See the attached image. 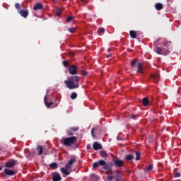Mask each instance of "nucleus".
Wrapping results in <instances>:
<instances>
[{"instance_id":"obj_1","label":"nucleus","mask_w":181,"mask_h":181,"mask_svg":"<svg viewBox=\"0 0 181 181\" xmlns=\"http://www.w3.org/2000/svg\"><path fill=\"white\" fill-rule=\"evenodd\" d=\"M65 86L69 90H74L80 87V76H75L68 78L67 81H64Z\"/></svg>"},{"instance_id":"obj_2","label":"nucleus","mask_w":181,"mask_h":181,"mask_svg":"<svg viewBox=\"0 0 181 181\" xmlns=\"http://www.w3.org/2000/svg\"><path fill=\"white\" fill-rule=\"evenodd\" d=\"M76 141H77V137L76 136L66 137L61 140V144L65 146H71V145L76 144Z\"/></svg>"},{"instance_id":"obj_3","label":"nucleus","mask_w":181,"mask_h":181,"mask_svg":"<svg viewBox=\"0 0 181 181\" xmlns=\"http://www.w3.org/2000/svg\"><path fill=\"white\" fill-rule=\"evenodd\" d=\"M99 166H103L104 170H108V169H110V164L103 159L99 160L98 162H95L93 164V169H96V168H98Z\"/></svg>"},{"instance_id":"obj_4","label":"nucleus","mask_w":181,"mask_h":181,"mask_svg":"<svg viewBox=\"0 0 181 181\" xmlns=\"http://www.w3.org/2000/svg\"><path fill=\"white\" fill-rule=\"evenodd\" d=\"M78 68L76 65H71L69 68L68 69V71L69 74H71L72 76H76L78 73Z\"/></svg>"},{"instance_id":"obj_5","label":"nucleus","mask_w":181,"mask_h":181,"mask_svg":"<svg viewBox=\"0 0 181 181\" xmlns=\"http://www.w3.org/2000/svg\"><path fill=\"white\" fill-rule=\"evenodd\" d=\"M69 169H71V166L69 165V163H67L65 165V168H61V172L62 173H63V175H66V176H69V175H70V173L67 171L69 170Z\"/></svg>"},{"instance_id":"obj_6","label":"nucleus","mask_w":181,"mask_h":181,"mask_svg":"<svg viewBox=\"0 0 181 181\" xmlns=\"http://www.w3.org/2000/svg\"><path fill=\"white\" fill-rule=\"evenodd\" d=\"M52 181H61L62 175L57 172H54L52 173Z\"/></svg>"},{"instance_id":"obj_7","label":"nucleus","mask_w":181,"mask_h":181,"mask_svg":"<svg viewBox=\"0 0 181 181\" xmlns=\"http://www.w3.org/2000/svg\"><path fill=\"white\" fill-rule=\"evenodd\" d=\"M19 15L22 16V18H24V19H26L29 16V10L25 9V10H20L18 12Z\"/></svg>"},{"instance_id":"obj_8","label":"nucleus","mask_w":181,"mask_h":181,"mask_svg":"<svg viewBox=\"0 0 181 181\" xmlns=\"http://www.w3.org/2000/svg\"><path fill=\"white\" fill-rule=\"evenodd\" d=\"M16 165V160H10L7 161L5 164L6 168H12L13 166Z\"/></svg>"},{"instance_id":"obj_9","label":"nucleus","mask_w":181,"mask_h":181,"mask_svg":"<svg viewBox=\"0 0 181 181\" xmlns=\"http://www.w3.org/2000/svg\"><path fill=\"white\" fill-rule=\"evenodd\" d=\"M4 172L6 176H15V175H16V171H13L8 168L4 169Z\"/></svg>"},{"instance_id":"obj_10","label":"nucleus","mask_w":181,"mask_h":181,"mask_svg":"<svg viewBox=\"0 0 181 181\" xmlns=\"http://www.w3.org/2000/svg\"><path fill=\"white\" fill-rule=\"evenodd\" d=\"M114 165L116 168H122V166H124V161H122V160L116 159L114 160Z\"/></svg>"},{"instance_id":"obj_11","label":"nucleus","mask_w":181,"mask_h":181,"mask_svg":"<svg viewBox=\"0 0 181 181\" xmlns=\"http://www.w3.org/2000/svg\"><path fill=\"white\" fill-rule=\"evenodd\" d=\"M115 179L116 181H122L124 180V178H122V173L119 171L117 170L116 171V175L115 176Z\"/></svg>"},{"instance_id":"obj_12","label":"nucleus","mask_w":181,"mask_h":181,"mask_svg":"<svg viewBox=\"0 0 181 181\" xmlns=\"http://www.w3.org/2000/svg\"><path fill=\"white\" fill-rule=\"evenodd\" d=\"M93 148L94 149V151H98L100 149H103V146L98 141H95L93 144Z\"/></svg>"},{"instance_id":"obj_13","label":"nucleus","mask_w":181,"mask_h":181,"mask_svg":"<svg viewBox=\"0 0 181 181\" xmlns=\"http://www.w3.org/2000/svg\"><path fill=\"white\" fill-rule=\"evenodd\" d=\"M151 78L155 81V83H158L159 80H160V76L159 74H153L150 76Z\"/></svg>"},{"instance_id":"obj_14","label":"nucleus","mask_w":181,"mask_h":181,"mask_svg":"<svg viewBox=\"0 0 181 181\" xmlns=\"http://www.w3.org/2000/svg\"><path fill=\"white\" fill-rule=\"evenodd\" d=\"M43 9V4L42 3H36L33 7L34 11H40Z\"/></svg>"},{"instance_id":"obj_15","label":"nucleus","mask_w":181,"mask_h":181,"mask_svg":"<svg viewBox=\"0 0 181 181\" xmlns=\"http://www.w3.org/2000/svg\"><path fill=\"white\" fill-rule=\"evenodd\" d=\"M137 73H140V74H144V68L142 67V63L139 62L137 64Z\"/></svg>"},{"instance_id":"obj_16","label":"nucleus","mask_w":181,"mask_h":181,"mask_svg":"<svg viewBox=\"0 0 181 181\" xmlns=\"http://www.w3.org/2000/svg\"><path fill=\"white\" fill-rule=\"evenodd\" d=\"M100 156H101V158H109L110 156V155L105 150H101L100 151Z\"/></svg>"},{"instance_id":"obj_17","label":"nucleus","mask_w":181,"mask_h":181,"mask_svg":"<svg viewBox=\"0 0 181 181\" xmlns=\"http://www.w3.org/2000/svg\"><path fill=\"white\" fill-rule=\"evenodd\" d=\"M44 103L46 107H51L52 105H53V102H49V99L47 98V97L44 98Z\"/></svg>"},{"instance_id":"obj_18","label":"nucleus","mask_w":181,"mask_h":181,"mask_svg":"<svg viewBox=\"0 0 181 181\" xmlns=\"http://www.w3.org/2000/svg\"><path fill=\"white\" fill-rule=\"evenodd\" d=\"M155 8L157 11H162V9H163V4L161 3H156L155 4Z\"/></svg>"},{"instance_id":"obj_19","label":"nucleus","mask_w":181,"mask_h":181,"mask_svg":"<svg viewBox=\"0 0 181 181\" xmlns=\"http://www.w3.org/2000/svg\"><path fill=\"white\" fill-rule=\"evenodd\" d=\"M142 104L144 107H148V105H149V99H148V98H144L142 100Z\"/></svg>"},{"instance_id":"obj_20","label":"nucleus","mask_w":181,"mask_h":181,"mask_svg":"<svg viewBox=\"0 0 181 181\" xmlns=\"http://www.w3.org/2000/svg\"><path fill=\"white\" fill-rule=\"evenodd\" d=\"M136 155V160H141V158H142V155L141 154V151H135Z\"/></svg>"},{"instance_id":"obj_21","label":"nucleus","mask_w":181,"mask_h":181,"mask_svg":"<svg viewBox=\"0 0 181 181\" xmlns=\"http://www.w3.org/2000/svg\"><path fill=\"white\" fill-rule=\"evenodd\" d=\"M134 159V154H128L125 156V160L127 162H129V160H133Z\"/></svg>"},{"instance_id":"obj_22","label":"nucleus","mask_w":181,"mask_h":181,"mask_svg":"<svg viewBox=\"0 0 181 181\" xmlns=\"http://www.w3.org/2000/svg\"><path fill=\"white\" fill-rule=\"evenodd\" d=\"M22 6H23V4H19V3H16L15 4V8L16 9H17L18 12L19 13V11H22Z\"/></svg>"},{"instance_id":"obj_23","label":"nucleus","mask_w":181,"mask_h":181,"mask_svg":"<svg viewBox=\"0 0 181 181\" xmlns=\"http://www.w3.org/2000/svg\"><path fill=\"white\" fill-rule=\"evenodd\" d=\"M37 151L38 152V155H43V147H42V146L39 145L37 147Z\"/></svg>"},{"instance_id":"obj_24","label":"nucleus","mask_w":181,"mask_h":181,"mask_svg":"<svg viewBox=\"0 0 181 181\" xmlns=\"http://www.w3.org/2000/svg\"><path fill=\"white\" fill-rule=\"evenodd\" d=\"M129 35L132 39H136V31L135 30H130Z\"/></svg>"},{"instance_id":"obj_25","label":"nucleus","mask_w":181,"mask_h":181,"mask_svg":"<svg viewBox=\"0 0 181 181\" xmlns=\"http://www.w3.org/2000/svg\"><path fill=\"white\" fill-rule=\"evenodd\" d=\"M49 168H51L52 169H57L58 165L57 163H52L51 164H49Z\"/></svg>"},{"instance_id":"obj_26","label":"nucleus","mask_w":181,"mask_h":181,"mask_svg":"<svg viewBox=\"0 0 181 181\" xmlns=\"http://www.w3.org/2000/svg\"><path fill=\"white\" fill-rule=\"evenodd\" d=\"M155 52L158 54H162V48H160L159 47H156V49H155Z\"/></svg>"},{"instance_id":"obj_27","label":"nucleus","mask_w":181,"mask_h":181,"mask_svg":"<svg viewBox=\"0 0 181 181\" xmlns=\"http://www.w3.org/2000/svg\"><path fill=\"white\" fill-rule=\"evenodd\" d=\"M153 169V164H149L148 165L146 166V170L147 172H150V170H152Z\"/></svg>"},{"instance_id":"obj_28","label":"nucleus","mask_w":181,"mask_h":181,"mask_svg":"<svg viewBox=\"0 0 181 181\" xmlns=\"http://www.w3.org/2000/svg\"><path fill=\"white\" fill-rule=\"evenodd\" d=\"M105 33V29H104V28H99L98 30V33L100 35H103V33Z\"/></svg>"},{"instance_id":"obj_29","label":"nucleus","mask_w":181,"mask_h":181,"mask_svg":"<svg viewBox=\"0 0 181 181\" xmlns=\"http://www.w3.org/2000/svg\"><path fill=\"white\" fill-rule=\"evenodd\" d=\"M77 98V93L76 92H73L71 95V100H76Z\"/></svg>"},{"instance_id":"obj_30","label":"nucleus","mask_w":181,"mask_h":181,"mask_svg":"<svg viewBox=\"0 0 181 181\" xmlns=\"http://www.w3.org/2000/svg\"><path fill=\"white\" fill-rule=\"evenodd\" d=\"M71 131H74V132H77L78 129H80V127L76 126L70 128Z\"/></svg>"},{"instance_id":"obj_31","label":"nucleus","mask_w":181,"mask_h":181,"mask_svg":"<svg viewBox=\"0 0 181 181\" xmlns=\"http://www.w3.org/2000/svg\"><path fill=\"white\" fill-rule=\"evenodd\" d=\"M81 74V76H83V77H86L88 76V72L87 71L82 70Z\"/></svg>"},{"instance_id":"obj_32","label":"nucleus","mask_w":181,"mask_h":181,"mask_svg":"<svg viewBox=\"0 0 181 181\" xmlns=\"http://www.w3.org/2000/svg\"><path fill=\"white\" fill-rule=\"evenodd\" d=\"M66 134L68 136H73V135H74V134H73L72 130H71L70 129L69 130H66Z\"/></svg>"},{"instance_id":"obj_33","label":"nucleus","mask_w":181,"mask_h":181,"mask_svg":"<svg viewBox=\"0 0 181 181\" xmlns=\"http://www.w3.org/2000/svg\"><path fill=\"white\" fill-rule=\"evenodd\" d=\"M75 162H76V158H71V159L69 161L68 164L71 166V165H73L75 163Z\"/></svg>"},{"instance_id":"obj_34","label":"nucleus","mask_w":181,"mask_h":181,"mask_svg":"<svg viewBox=\"0 0 181 181\" xmlns=\"http://www.w3.org/2000/svg\"><path fill=\"white\" fill-rule=\"evenodd\" d=\"M73 19H74V16H69L68 18H66V21L69 23L71 22Z\"/></svg>"},{"instance_id":"obj_35","label":"nucleus","mask_w":181,"mask_h":181,"mask_svg":"<svg viewBox=\"0 0 181 181\" xmlns=\"http://www.w3.org/2000/svg\"><path fill=\"white\" fill-rule=\"evenodd\" d=\"M136 64H138V62L135 59H134L132 62V67H136Z\"/></svg>"},{"instance_id":"obj_36","label":"nucleus","mask_w":181,"mask_h":181,"mask_svg":"<svg viewBox=\"0 0 181 181\" xmlns=\"http://www.w3.org/2000/svg\"><path fill=\"white\" fill-rule=\"evenodd\" d=\"M56 15L57 16H60V15H62V9L57 8L56 11Z\"/></svg>"},{"instance_id":"obj_37","label":"nucleus","mask_w":181,"mask_h":181,"mask_svg":"<svg viewBox=\"0 0 181 181\" xmlns=\"http://www.w3.org/2000/svg\"><path fill=\"white\" fill-rule=\"evenodd\" d=\"M114 179H115V176H113V175H108V176L107 177V180L108 181H112Z\"/></svg>"},{"instance_id":"obj_38","label":"nucleus","mask_w":181,"mask_h":181,"mask_svg":"<svg viewBox=\"0 0 181 181\" xmlns=\"http://www.w3.org/2000/svg\"><path fill=\"white\" fill-rule=\"evenodd\" d=\"M69 32H70V33H74V32L76 31V28H71L68 29Z\"/></svg>"},{"instance_id":"obj_39","label":"nucleus","mask_w":181,"mask_h":181,"mask_svg":"<svg viewBox=\"0 0 181 181\" xmlns=\"http://www.w3.org/2000/svg\"><path fill=\"white\" fill-rule=\"evenodd\" d=\"M180 176H181V174H180V172H177V173H175V175H174V177H175V178H176V177H180Z\"/></svg>"},{"instance_id":"obj_40","label":"nucleus","mask_w":181,"mask_h":181,"mask_svg":"<svg viewBox=\"0 0 181 181\" xmlns=\"http://www.w3.org/2000/svg\"><path fill=\"white\" fill-rule=\"evenodd\" d=\"M63 65L65 67H69V62L67 61H63Z\"/></svg>"},{"instance_id":"obj_41","label":"nucleus","mask_w":181,"mask_h":181,"mask_svg":"<svg viewBox=\"0 0 181 181\" xmlns=\"http://www.w3.org/2000/svg\"><path fill=\"white\" fill-rule=\"evenodd\" d=\"M94 131H95V128H92L91 129V135L93 136V138H95V135H94Z\"/></svg>"},{"instance_id":"obj_42","label":"nucleus","mask_w":181,"mask_h":181,"mask_svg":"<svg viewBox=\"0 0 181 181\" xmlns=\"http://www.w3.org/2000/svg\"><path fill=\"white\" fill-rule=\"evenodd\" d=\"M169 43H172V42H171V41L165 42L163 43L164 47H165V46H169Z\"/></svg>"},{"instance_id":"obj_43","label":"nucleus","mask_w":181,"mask_h":181,"mask_svg":"<svg viewBox=\"0 0 181 181\" xmlns=\"http://www.w3.org/2000/svg\"><path fill=\"white\" fill-rule=\"evenodd\" d=\"M130 118L131 119H135V118H136V115H134V114H132L130 115Z\"/></svg>"},{"instance_id":"obj_44","label":"nucleus","mask_w":181,"mask_h":181,"mask_svg":"<svg viewBox=\"0 0 181 181\" xmlns=\"http://www.w3.org/2000/svg\"><path fill=\"white\" fill-rule=\"evenodd\" d=\"M86 149L88 151H90V149H91V146H90V144H88L87 146H86Z\"/></svg>"},{"instance_id":"obj_45","label":"nucleus","mask_w":181,"mask_h":181,"mask_svg":"<svg viewBox=\"0 0 181 181\" xmlns=\"http://www.w3.org/2000/svg\"><path fill=\"white\" fill-rule=\"evenodd\" d=\"M112 56V54H109L106 56L107 59H109V57H111Z\"/></svg>"},{"instance_id":"obj_46","label":"nucleus","mask_w":181,"mask_h":181,"mask_svg":"<svg viewBox=\"0 0 181 181\" xmlns=\"http://www.w3.org/2000/svg\"><path fill=\"white\" fill-rule=\"evenodd\" d=\"M69 55L71 56V57H74V52H70Z\"/></svg>"},{"instance_id":"obj_47","label":"nucleus","mask_w":181,"mask_h":181,"mask_svg":"<svg viewBox=\"0 0 181 181\" xmlns=\"http://www.w3.org/2000/svg\"><path fill=\"white\" fill-rule=\"evenodd\" d=\"M2 169H4V165H0V171L2 170Z\"/></svg>"},{"instance_id":"obj_48","label":"nucleus","mask_w":181,"mask_h":181,"mask_svg":"<svg viewBox=\"0 0 181 181\" xmlns=\"http://www.w3.org/2000/svg\"><path fill=\"white\" fill-rule=\"evenodd\" d=\"M107 52H111V49L109 48V49H107Z\"/></svg>"},{"instance_id":"obj_49","label":"nucleus","mask_w":181,"mask_h":181,"mask_svg":"<svg viewBox=\"0 0 181 181\" xmlns=\"http://www.w3.org/2000/svg\"><path fill=\"white\" fill-rule=\"evenodd\" d=\"M175 181H181V180H176Z\"/></svg>"},{"instance_id":"obj_50","label":"nucleus","mask_w":181,"mask_h":181,"mask_svg":"<svg viewBox=\"0 0 181 181\" xmlns=\"http://www.w3.org/2000/svg\"><path fill=\"white\" fill-rule=\"evenodd\" d=\"M86 0H81L82 2H84Z\"/></svg>"},{"instance_id":"obj_51","label":"nucleus","mask_w":181,"mask_h":181,"mask_svg":"<svg viewBox=\"0 0 181 181\" xmlns=\"http://www.w3.org/2000/svg\"><path fill=\"white\" fill-rule=\"evenodd\" d=\"M62 1H64V2L66 1V0H62Z\"/></svg>"}]
</instances>
